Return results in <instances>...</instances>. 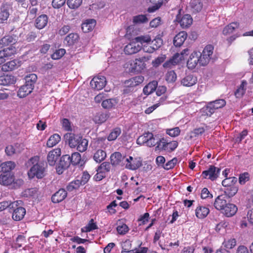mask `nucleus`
Here are the masks:
<instances>
[{"instance_id":"nucleus-5","label":"nucleus","mask_w":253,"mask_h":253,"mask_svg":"<svg viewBox=\"0 0 253 253\" xmlns=\"http://www.w3.org/2000/svg\"><path fill=\"white\" fill-rule=\"evenodd\" d=\"M150 57L143 56L139 58H136L133 62V63L131 64V71L134 72H140L143 70L145 67V62L149 60Z\"/></svg>"},{"instance_id":"nucleus-48","label":"nucleus","mask_w":253,"mask_h":253,"mask_svg":"<svg viewBox=\"0 0 253 253\" xmlns=\"http://www.w3.org/2000/svg\"><path fill=\"white\" fill-rule=\"evenodd\" d=\"M121 133V130L120 128H115L108 135V140L109 141H113L116 140L118 136L120 135Z\"/></svg>"},{"instance_id":"nucleus-50","label":"nucleus","mask_w":253,"mask_h":253,"mask_svg":"<svg viewBox=\"0 0 253 253\" xmlns=\"http://www.w3.org/2000/svg\"><path fill=\"white\" fill-rule=\"evenodd\" d=\"M82 185L79 179H77L71 182L67 186L66 188L69 191H72L74 189H78Z\"/></svg>"},{"instance_id":"nucleus-42","label":"nucleus","mask_w":253,"mask_h":253,"mask_svg":"<svg viewBox=\"0 0 253 253\" xmlns=\"http://www.w3.org/2000/svg\"><path fill=\"white\" fill-rule=\"evenodd\" d=\"M87 146L88 140L82 137L75 148L80 152H84L86 150Z\"/></svg>"},{"instance_id":"nucleus-3","label":"nucleus","mask_w":253,"mask_h":253,"mask_svg":"<svg viewBox=\"0 0 253 253\" xmlns=\"http://www.w3.org/2000/svg\"><path fill=\"white\" fill-rule=\"evenodd\" d=\"M213 50L212 45H208L204 48L202 53H200L199 64L201 66H206L209 63L213 53Z\"/></svg>"},{"instance_id":"nucleus-64","label":"nucleus","mask_w":253,"mask_h":253,"mask_svg":"<svg viewBox=\"0 0 253 253\" xmlns=\"http://www.w3.org/2000/svg\"><path fill=\"white\" fill-rule=\"evenodd\" d=\"M117 230L119 234L124 235L128 231V227L126 224H123L118 226Z\"/></svg>"},{"instance_id":"nucleus-2","label":"nucleus","mask_w":253,"mask_h":253,"mask_svg":"<svg viewBox=\"0 0 253 253\" xmlns=\"http://www.w3.org/2000/svg\"><path fill=\"white\" fill-rule=\"evenodd\" d=\"M156 136H154L151 132H145L139 136L137 139V143L140 145H146L152 147L156 145Z\"/></svg>"},{"instance_id":"nucleus-30","label":"nucleus","mask_w":253,"mask_h":253,"mask_svg":"<svg viewBox=\"0 0 253 253\" xmlns=\"http://www.w3.org/2000/svg\"><path fill=\"white\" fill-rule=\"evenodd\" d=\"M210 210L204 206H199L195 210L196 216L200 219L205 218L209 213Z\"/></svg>"},{"instance_id":"nucleus-47","label":"nucleus","mask_w":253,"mask_h":253,"mask_svg":"<svg viewBox=\"0 0 253 253\" xmlns=\"http://www.w3.org/2000/svg\"><path fill=\"white\" fill-rule=\"evenodd\" d=\"M203 112L205 115L211 116L216 110L214 107L212 103L210 102L208 103L207 105L203 108Z\"/></svg>"},{"instance_id":"nucleus-40","label":"nucleus","mask_w":253,"mask_h":253,"mask_svg":"<svg viewBox=\"0 0 253 253\" xmlns=\"http://www.w3.org/2000/svg\"><path fill=\"white\" fill-rule=\"evenodd\" d=\"M239 26V24L237 22H232L226 26L223 30V34L224 35H227L232 33Z\"/></svg>"},{"instance_id":"nucleus-61","label":"nucleus","mask_w":253,"mask_h":253,"mask_svg":"<svg viewBox=\"0 0 253 253\" xmlns=\"http://www.w3.org/2000/svg\"><path fill=\"white\" fill-rule=\"evenodd\" d=\"M86 232H90L93 230L98 228L95 222H94L93 219H91L88 224L85 227Z\"/></svg>"},{"instance_id":"nucleus-27","label":"nucleus","mask_w":253,"mask_h":253,"mask_svg":"<svg viewBox=\"0 0 253 253\" xmlns=\"http://www.w3.org/2000/svg\"><path fill=\"white\" fill-rule=\"evenodd\" d=\"M197 79L193 75H188L183 78L181 81V84L185 86H191L196 84Z\"/></svg>"},{"instance_id":"nucleus-10","label":"nucleus","mask_w":253,"mask_h":253,"mask_svg":"<svg viewBox=\"0 0 253 253\" xmlns=\"http://www.w3.org/2000/svg\"><path fill=\"white\" fill-rule=\"evenodd\" d=\"M122 253H146L148 250L147 248H142L140 250L134 252V250H131V243L129 240L125 241L122 245Z\"/></svg>"},{"instance_id":"nucleus-14","label":"nucleus","mask_w":253,"mask_h":253,"mask_svg":"<svg viewBox=\"0 0 253 253\" xmlns=\"http://www.w3.org/2000/svg\"><path fill=\"white\" fill-rule=\"evenodd\" d=\"M238 210L237 206L232 203H228L220 211L227 217H232L235 214Z\"/></svg>"},{"instance_id":"nucleus-57","label":"nucleus","mask_w":253,"mask_h":253,"mask_svg":"<svg viewBox=\"0 0 253 253\" xmlns=\"http://www.w3.org/2000/svg\"><path fill=\"white\" fill-rule=\"evenodd\" d=\"M190 5L193 10L196 12L200 11L202 8V4L199 1V0H192L190 2Z\"/></svg>"},{"instance_id":"nucleus-62","label":"nucleus","mask_w":253,"mask_h":253,"mask_svg":"<svg viewBox=\"0 0 253 253\" xmlns=\"http://www.w3.org/2000/svg\"><path fill=\"white\" fill-rule=\"evenodd\" d=\"M62 125L65 130L68 131L72 130L71 123L67 119H63L62 120Z\"/></svg>"},{"instance_id":"nucleus-23","label":"nucleus","mask_w":253,"mask_h":253,"mask_svg":"<svg viewBox=\"0 0 253 253\" xmlns=\"http://www.w3.org/2000/svg\"><path fill=\"white\" fill-rule=\"evenodd\" d=\"M14 181V177L10 173H4L0 175V184L7 186L12 184Z\"/></svg>"},{"instance_id":"nucleus-51","label":"nucleus","mask_w":253,"mask_h":253,"mask_svg":"<svg viewBox=\"0 0 253 253\" xmlns=\"http://www.w3.org/2000/svg\"><path fill=\"white\" fill-rule=\"evenodd\" d=\"M134 40L137 43H140V45L144 43H150L151 39L149 35L140 36L135 38Z\"/></svg>"},{"instance_id":"nucleus-1","label":"nucleus","mask_w":253,"mask_h":253,"mask_svg":"<svg viewBox=\"0 0 253 253\" xmlns=\"http://www.w3.org/2000/svg\"><path fill=\"white\" fill-rule=\"evenodd\" d=\"M25 166L27 168H30V170L28 171V175L30 179L35 177L41 179L45 175L44 165L39 162L38 156H34L30 158L25 163Z\"/></svg>"},{"instance_id":"nucleus-44","label":"nucleus","mask_w":253,"mask_h":253,"mask_svg":"<svg viewBox=\"0 0 253 253\" xmlns=\"http://www.w3.org/2000/svg\"><path fill=\"white\" fill-rule=\"evenodd\" d=\"M79 39V36L77 34L71 33L65 39L64 42H67L69 45H73Z\"/></svg>"},{"instance_id":"nucleus-46","label":"nucleus","mask_w":253,"mask_h":253,"mask_svg":"<svg viewBox=\"0 0 253 253\" xmlns=\"http://www.w3.org/2000/svg\"><path fill=\"white\" fill-rule=\"evenodd\" d=\"M238 191V188L235 185H232L227 187L224 190V194L226 195V197L231 198L234 196Z\"/></svg>"},{"instance_id":"nucleus-35","label":"nucleus","mask_w":253,"mask_h":253,"mask_svg":"<svg viewBox=\"0 0 253 253\" xmlns=\"http://www.w3.org/2000/svg\"><path fill=\"white\" fill-rule=\"evenodd\" d=\"M25 85L34 89V85L37 81V76L35 74H30L25 77Z\"/></svg>"},{"instance_id":"nucleus-18","label":"nucleus","mask_w":253,"mask_h":253,"mask_svg":"<svg viewBox=\"0 0 253 253\" xmlns=\"http://www.w3.org/2000/svg\"><path fill=\"white\" fill-rule=\"evenodd\" d=\"M226 198L227 197L226 195L221 194L218 196L215 199L214 203V208L216 210L221 211L222 210H223V209L225 207V206L228 204L226 200Z\"/></svg>"},{"instance_id":"nucleus-15","label":"nucleus","mask_w":253,"mask_h":253,"mask_svg":"<svg viewBox=\"0 0 253 253\" xmlns=\"http://www.w3.org/2000/svg\"><path fill=\"white\" fill-rule=\"evenodd\" d=\"M18 37L16 36L7 35L0 40V48L9 45L13 44L17 42Z\"/></svg>"},{"instance_id":"nucleus-63","label":"nucleus","mask_w":253,"mask_h":253,"mask_svg":"<svg viewBox=\"0 0 253 253\" xmlns=\"http://www.w3.org/2000/svg\"><path fill=\"white\" fill-rule=\"evenodd\" d=\"M177 162L176 158H173L166 163L164 167V169L167 170L172 169Z\"/></svg>"},{"instance_id":"nucleus-22","label":"nucleus","mask_w":253,"mask_h":253,"mask_svg":"<svg viewBox=\"0 0 253 253\" xmlns=\"http://www.w3.org/2000/svg\"><path fill=\"white\" fill-rule=\"evenodd\" d=\"M48 18L45 14L39 16L35 21V26L39 29L44 28L47 24Z\"/></svg>"},{"instance_id":"nucleus-29","label":"nucleus","mask_w":253,"mask_h":253,"mask_svg":"<svg viewBox=\"0 0 253 253\" xmlns=\"http://www.w3.org/2000/svg\"><path fill=\"white\" fill-rule=\"evenodd\" d=\"M16 52V49L15 47L10 45L9 47L4 48L3 50L0 51V57L2 58L3 60H5L4 58L12 56Z\"/></svg>"},{"instance_id":"nucleus-59","label":"nucleus","mask_w":253,"mask_h":253,"mask_svg":"<svg viewBox=\"0 0 253 253\" xmlns=\"http://www.w3.org/2000/svg\"><path fill=\"white\" fill-rule=\"evenodd\" d=\"M167 134L171 137H176L179 135L180 130L178 127H175L171 129H168L166 131Z\"/></svg>"},{"instance_id":"nucleus-49","label":"nucleus","mask_w":253,"mask_h":253,"mask_svg":"<svg viewBox=\"0 0 253 253\" xmlns=\"http://www.w3.org/2000/svg\"><path fill=\"white\" fill-rule=\"evenodd\" d=\"M148 21V19L145 15H138L133 18V22L135 24H141L146 23Z\"/></svg>"},{"instance_id":"nucleus-13","label":"nucleus","mask_w":253,"mask_h":253,"mask_svg":"<svg viewBox=\"0 0 253 253\" xmlns=\"http://www.w3.org/2000/svg\"><path fill=\"white\" fill-rule=\"evenodd\" d=\"M126 168L129 169L135 170L140 167L142 165L141 162L136 158H133L129 156L127 158H125Z\"/></svg>"},{"instance_id":"nucleus-55","label":"nucleus","mask_w":253,"mask_h":253,"mask_svg":"<svg viewBox=\"0 0 253 253\" xmlns=\"http://www.w3.org/2000/svg\"><path fill=\"white\" fill-rule=\"evenodd\" d=\"M236 245V240L234 239H230L227 240H225L223 243V245L225 248L228 249H231L233 248Z\"/></svg>"},{"instance_id":"nucleus-45","label":"nucleus","mask_w":253,"mask_h":253,"mask_svg":"<svg viewBox=\"0 0 253 253\" xmlns=\"http://www.w3.org/2000/svg\"><path fill=\"white\" fill-rule=\"evenodd\" d=\"M156 141H157L156 149L167 150L168 140L166 138L163 137L161 139H158L156 138Z\"/></svg>"},{"instance_id":"nucleus-28","label":"nucleus","mask_w":253,"mask_h":253,"mask_svg":"<svg viewBox=\"0 0 253 253\" xmlns=\"http://www.w3.org/2000/svg\"><path fill=\"white\" fill-rule=\"evenodd\" d=\"M144 80L143 76H138L127 80L125 84L128 86L134 87L142 83Z\"/></svg>"},{"instance_id":"nucleus-36","label":"nucleus","mask_w":253,"mask_h":253,"mask_svg":"<svg viewBox=\"0 0 253 253\" xmlns=\"http://www.w3.org/2000/svg\"><path fill=\"white\" fill-rule=\"evenodd\" d=\"M158 83L156 81H153L149 83L143 88V93L146 95H149L154 91L157 87Z\"/></svg>"},{"instance_id":"nucleus-60","label":"nucleus","mask_w":253,"mask_h":253,"mask_svg":"<svg viewBox=\"0 0 253 253\" xmlns=\"http://www.w3.org/2000/svg\"><path fill=\"white\" fill-rule=\"evenodd\" d=\"M215 109L224 107L226 104V101L224 99H218L211 101Z\"/></svg>"},{"instance_id":"nucleus-33","label":"nucleus","mask_w":253,"mask_h":253,"mask_svg":"<svg viewBox=\"0 0 253 253\" xmlns=\"http://www.w3.org/2000/svg\"><path fill=\"white\" fill-rule=\"evenodd\" d=\"M21 146L20 144H16L14 146L8 145L5 149L6 154L8 156H12L14 154L19 153L21 152L22 147L20 148Z\"/></svg>"},{"instance_id":"nucleus-24","label":"nucleus","mask_w":253,"mask_h":253,"mask_svg":"<svg viewBox=\"0 0 253 253\" xmlns=\"http://www.w3.org/2000/svg\"><path fill=\"white\" fill-rule=\"evenodd\" d=\"M16 78L11 75H3L0 76V84L8 85L16 82Z\"/></svg>"},{"instance_id":"nucleus-6","label":"nucleus","mask_w":253,"mask_h":253,"mask_svg":"<svg viewBox=\"0 0 253 253\" xmlns=\"http://www.w3.org/2000/svg\"><path fill=\"white\" fill-rule=\"evenodd\" d=\"M72 160H70V156L69 155H63L58 163L56 169L57 172L59 174H62L63 171L67 169L71 164Z\"/></svg>"},{"instance_id":"nucleus-21","label":"nucleus","mask_w":253,"mask_h":253,"mask_svg":"<svg viewBox=\"0 0 253 253\" xmlns=\"http://www.w3.org/2000/svg\"><path fill=\"white\" fill-rule=\"evenodd\" d=\"M187 37L186 32L182 31L177 34L173 39V44L175 46L179 47L182 45Z\"/></svg>"},{"instance_id":"nucleus-43","label":"nucleus","mask_w":253,"mask_h":253,"mask_svg":"<svg viewBox=\"0 0 253 253\" xmlns=\"http://www.w3.org/2000/svg\"><path fill=\"white\" fill-rule=\"evenodd\" d=\"M111 164L109 162H103L97 168V171H100V173H107L110 171L111 169Z\"/></svg>"},{"instance_id":"nucleus-37","label":"nucleus","mask_w":253,"mask_h":253,"mask_svg":"<svg viewBox=\"0 0 253 253\" xmlns=\"http://www.w3.org/2000/svg\"><path fill=\"white\" fill-rule=\"evenodd\" d=\"M61 140L60 136L57 133H55L51 136L47 140L46 145L48 147H52L56 145Z\"/></svg>"},{"instance_id":"nucleus-26","label":"nucleus","mask_w":253,"mask_h":253,"mask_svg":"<svg viewBox=\"0 0 253 253\" xmlns=\"http://www.w3.org/2000/svg\"><path fill=\"white\" fill-rule=\"evenodd\" d=\"M125 159V157L122 156L120 152H114L110 156L111 165L114 166L119 165Z\"/></svg>"},{"instance_id":"nucleus-7","label":"nucleus","mask_w":253,"mask_h":253,"mask_svg":"<svg viewBox=\"0 0 253 253\" xmlns=\"http://www.w3.org/2000/svg\"><path fill=\"white\" fill-rule=\"evenodd\" d=\"M220 171V169L214 166H211L208 170L203 171L202 175L204 178L213 181L218 177Z\"/></svg>"},{"instance_id":"nucleus-25","label":"nucleus","mask_w":253,"mask_h":253,"mask_svg":"<svg viewBox=\"0 0 253 253\" xmlns=\"http://www.w3.org/2000/svg\"><path fill=\"white\" fill-rule=\"evenodd\" d=\"M176 19L183 28L189 27L193 22V19L189 14L183 15L180 19H179V18L177 16Z\"/></svg>"},{"instance_id":"nucleus-11","label":"nucleus","mask_w":253,"mask_h":253,"mask_svg":"<svg viewBox=\"0 0 253 253\" xmlns=\"http://www.w3.org/2000/svg\"><path fill=\"white\" fill-rule=\"evenodd\" d=\"M19 202L21 203V201H19L18 204H17V206L14 208V209H11V210H13L12 217L13 219L15 221L22 220L26 214L25 209L21 206H19Z\"/></svg>"},{"instance_id":"nucleus-58","label":"nucleus","mask_w":253,"mask_h":253,"mask_svg":"<svg viewBox=\"0 0 253 253\" xmlns=\"http://www.w3.org/2000/svg\"><path fill=\"white\" fill-rule=\"evenodd\" d=\"M176 75L173 71H169L166 75V80L169 83L175 82L176 79Z\"/></svg>"},{"instance_id":"nucleus-17","label":"nucleus","mask_w":253,"mask_h":253,"mask_svg":"<svg viewBox=\"0 0 253 253\" xmlns=\"http://www.w3.org/2000/svg\"><path fill=\"white\" fill-rule=\"evenodd\" d=\"M61 154V150L59 148L54 149L50 151L47 155V160L50 166H54L58 157Z\"/></svg>"},{"instance_id":"nucleus-12","label":"nucleus","mask_w":253,"mask_h":253,"mask_svg":"<svg viewBox=\"0 0 253 253\" xmlns=\"http://www.w3.org/2000/svg\"><path fill=\"white\" fill-rule=\"evenodd\" d=\"M83 137L80 135L72 133H67L64 135V138L68 141L69 145L71 148H75Z\"/></svg>"},{"instance_id":"nucleus-56","label":"nucleus","mask_w":253,"mask_h":253,"mask_svg":"<svg viewBox=\"0 0 253 253\" xmlns=\"http://www.w3.org/2000/svg\"><path fill=\"white\" fill-rule=\"evenodd\" d=\"M83 0H68L67 4L72 9L79 7L82 3Z\"/></svg>"},{"instance_id":"nucleus-8","label":"nucleus","mask_w":253,"mask_h":253,"mask_svg":"<svg viewBox=\"0 0 253 253\" xmlns=\"http://www.w3.org/2000/svg\"><path fill=\"white\" fill-rule=\"evenodd\" d=\"M106 80L103 76L94 77L90 81V84L91 87L97 90L102 89L106 85Z\"/></svg>"},{"instance_id":"nucleus-39","label":"nucleus","mask_w":253,"mask_h":253,"mask_svg":"<svg viewBox=\"0 0 253 253\" xmlns=\"http://www.w3.org/2000/svg\"><path fill=\"white\" fill-rule=\"evenodd\" d=\"M106 157V153L102 149H98L94 153L93 160L97 163H100Z\"/></svg>"},{"instance_id":"nucleus-16","label":"nucleus","mask_w":253,"mask_h":253,"mask_svg":"<svg viewBox=\"0 0 253 253\" xmlns=\"http://www.w3.org/2000/svg\"><path fill=\"white\" fill-rule=\"evenodd\" d=\"M200 52H194L190 56L187 62V66L189 69H194L199 64Z\"/></svg>"},{"instance_id":"nucleus-31","label":"nucleus","mask_w":253,"mask_h":253,"mask_svg":"<svg viewBox=\"0 0 253 253\" xmlns=\"http://www.w3.org/2000/svg\"><path fill=\"white\" fill-rule=\"evenodd\" d=\"M96 25V21L94 19H88L82 25V29L84 32L88 33L92 31Z\"/></svg>"},{"instance_id":"nucleus-38","label":"nucleus","mask_w":253,"mask_h":253,"mask_svg":"<svg viewBox=\"0 0 253 253\" xmlns=\"http://www.w3.org/2000/svg\"><path fill=\"white\" fill-rule=\"evenodd\" d=\"M33 89L24 84L21 86L18 91V96L20 98H24L32 92Z\"/></svg>"},{"instance_id":"nucleus-52","label":"nucleus","mask_w":253,"mask_h":253,"mask_svg":"<svg viewBox=\"0 0 253 253\" xmlns=\"http://www.w3.org/2000/svg\"><path fill=\"white\" fill-rule=\"evenodd\" d=\"M150 42L151 45L153 47V49L157 50L162 45L163 41L161 38L157 37L153 41H151Z\"/></svg>"},{"instance_id":"nucleus-41","label":"nucleus","mask_w":253,"mask_h":253,"mask_svg":"<svg viewBox=\"0 0 253 253\" xmlns=\"http://www.w3.org/2000/svg\"><path fill=\"white\" fill-rule=\"evenodd\" d=\"M18 204V201H14L13 202L9 201H3L0 203V211L4 210L6 208L14 209Z\"/></svg>"},{"instance_id":"nucleus-9","label":"nucleus","mask_w":253,"mask_h":253,"mask_svg":"<svg viewBox=\"0 0 253 253\" xmlns=\"http://www.w3.org/2000/svg\"><path fill=\"white\" fill-rule=\"evenodd\" d=\"M142 49V45L137 43L134 39L133 41L125 46L124 51L126 54L132 55L137 53Z\"/></svg>"},{"instance_id":"nucleus-53","label":"nucleus","mask_w":253,"mask_h":253,"mask_svg":"<svg viewBox=\"0 0 253 253\" xmlns=\"http://www.w3.org/2000/svg\"><path fill=\"white\" fill-rule=\"evenodd\" d=\"M70 160H72L71 164L73 165H76L80 163L81 160V156L78 152H75L70 156Z\"/></svg>"},{"instance_id":"nucleus-54","label":"nucleus","mask_w":253,"mask_h":253,"mask_svg":"<svg viewBox=\"0 0 253 253\" xmlns=\"http://www.w3.org/2000/svg\"><path fill=\"white\" fill-rule=\"evenodd\" d=\"M66 51L64 49L61 48L56 50L51 56L52 59L58 60L61 58L65 53Z\"/></svg>"},{"instance_id":"nucleus-20","label":"nucleus","mask_w":253,"mask_h":253,"mask_svg":"<svg viewBox=\"0 0 253 253\" xmlns=\"http://www.w3.org/2000/svg\"><path fill=\"white\" fill-rule=\"evenodd\" d=\"M67 195V192L64 189H60L52 195V201L54 203H60L65 199Z\"/></svg>"},{"instance_id":"nucleus-32","label":"nucleus","mask_w":253,"mask_h":253,"mask_svg":"<svg viewBox=\"0 0 253 253\" xmlns=\"http://www.w3.org/2000/svg\"><path fill=\"white\" fill-rule=\"evenodd\" d=\"M18 61L17 60H13L7 62L2 65L1 70L4 72H8L13 70L18 67Z\"/></svg>"},{"instance_id":"nucleus-34","label":"nucleus","mask_w":253,"mask_h":253,"mask_svg":"<svg viewBox=\"0 0 253 253\" xmlns=\"http://www.w3.org/2000/svg\"><path fill=\"white\" fill-rule=\"evenodd\" d=\"M15 167V164L12 161H7L2 163L0 165V172L6 173L10 171L12 169H14Z\"/></svg>"},{"instance_id":"nucleus-19","label":"nucleus","mask_w":253,"mask_h":253,"mask_svg":"<svg viewBox=\"0 0 253 253\" xmlns=\"http://www.w3.org/2000/svg\"><path fill=\"white\" fill-rule=\"evenodd\" d=\"M9 5L7 4H2L0 7V24L7 21L9 16Z\"/></svg>"},{"instance_id":"nucleus-4","label":"nucleus","mask_w":253,"mask_h":253,"mask_svg":"<svg viewBox=\"0 0 253 253\" xmlns=\"http://www.w3.org/2000/svg\"><path fill=\"white\" fill-rule=\"evenodd\" d=\"M188 51L189 49L185 48L183 49L180 54L178 53H175L171 59L164 64V67L170 68L171 65H175L178 64L180 61L184 59L185 55H188Z\"/></svg>"}]
</instances>
